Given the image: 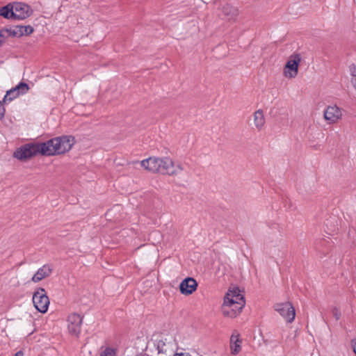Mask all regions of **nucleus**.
I'll use <instances>...</instances> for the list:
<instances>
[{
	"instance_id": "f257e3e1",
	"label": "nucleus",
	"mask_w": 356,
	"mask_h": 356,
	"mask_svg": "<svg viewBox=\"0 0 356 356\" xmlns=\"http://www.w3.org/2000/svg\"><path fill=\"white\" fill-rule=\"evenodd\" d=\"M245 305L244 296L238 287H230L225 293L221 306L223 316L235 318L241 314Z\"/></svg>"
},
{
	"instance_id": "f03ea898",
	"label": "nucleus",
	"mask_w": 356,
	"mask_h": 356,
	"mask_svg": "<svg viewBox=\"0 0 356 356\" xmlns=\"http://www.w3.org/2000/svg\"><path fill=\"white\" fill-rule=\"evenodd\" d=\"M74 143V138L63 136L42 143V155L54 156L64 154L71 149Z\"/></svg>"
},
{
	"instance_id": "7ed1b4c3",
	"label": "nucleus",
	"mask_w": 356,
	"mask_h": 356,
	"mask_svg": "<svg viewBox=\"0 0 356 356\" xmlns=\"http://www.w3.org/2000/svg\"><path fill=\"white\" fill-rule=\"evenodd\" d=\"M42 143L26 144L15 152L14 156L19 160H26L38 154L42 155Z\"/></svg>"
},
{
	"instance_id": "20e7f679",
	"label": "nucleus",
	"mask_w": 356,
	"mask_h": 356,
	"mask_svg": "<svg viewBox=\"0 0 356 356\" xmlns=\"http://www.w3.org/2000/svg\"><path fill=\"white\" fill-rule=\"evenodd\" d=\"M301 62V56L298 54H293L284 67L283 74L286 78L294 79L298 74V68Z\"/></svg>"
},
{
	"instance_id": "39448f33",
	"label": "nucleus",
	"mask_w": 356,
	"mask_h": 356,
	"mask_svg": "<svg viewBox=\"0 0 356 356\" xmlns=\"http://www.w3.org/2000/svg\"><path fill=\"white\" fill-rule=\"evenodd\" d=\"M32 300L34 307L38 312L43 314L47 312L49 300L44 289L40 288L35 291Z\"/></svg>"
},
{
	"instance_id": "423d86ee",
	"label": "nucleus",
	"mask_w": 356,
	"mask_h": 356,
	"mask_svg": "<svg viewBox=\"0 0 356 356\" xmlns=\"http://www.w3.org/2000/svg\"><path fill=\"white\" fill-rule=\"evenodd\" d=\"M183 170L181 164L175 163L169 157H163L160 159L159 172L169 175H177Z\"/></svg>"
},
{
	"instance_id": "0eeeda50",
	"label": "nucleus",
	"mask_w": 356,
	"mask_h": 356,
	"mask_svg": "<svg viewBox=\"0 0 356 356\" xmlns=\"http://www.w3.org/2000/svg\"><path fill=\"white\" fill-rule=\"evenodd\" d=\"M342 116L341 109L336 105L328 106L323 111V118L329 124L337 123Z\"/></svg>"
},
{
	"instance_id": "6e6552de",
	"label": "nucleus",
	"mask_w": 356,
	"mask_h": 356,
	"mask_svg": "<svg viewBox=\"0 0 356 356\" xmlns=\"http://www.w3.org/2000/svg\"><path fill=\"white\" fill-rule=\"evenodd\" d=\"M275 309L285 319L287 323H292L296 317V312L291 303L286 302L277 303Z\"/></svg>"
},
{
	"instance_id": "1a4fd4ad",
	"label": "nucleus",
	"mask_w": 356,
	"mask_h": 356,
	"mask_svg": "<svg viewBox=\"0 0 356 356\" xmlns=\"http://www.w3.org/2000/svg\"><path fill=\"white\" fill-rule=\"evenodd\" d=\"M32 13V10L27 4L21 2L13 3L12 14L13 19H24Z\"/></svg>"
},
{
	"instance_id": "9d476101",
	"label": "nucleus",
	"mask_w": 356,
	"mask_h": 356,
	"mask_svg": "<svg viewBox=\"0 0 356 356\" xmlns=\"http://www.w3.org/2000/svg\"><path fill=\"white\" fill-rule=\"evenodd\" d=\"M29 90V86L26 83L20 82L16 86L7 91L3 98V102L9 103L19 96L27 93Z\"/></svg>"
},
{
	"instance_id": "9b49d317",
	"label": "nucleus",
	"mask_w": 356,
	"mask_h": 356,
	"mask_svg": "<svg viewBox=\"0 0 356 356\" xmlns=\"http://www.w3.org/2000/svg\"><path fill=\"white\" fill-rule=\"evenodd\" d=\"M197 282L193 277L185 278L179 284V291L181 294L189 296L196 291Z\"/></svg>"
},
{
	"instance_id": "f8f14e48",
	"label": "nucleus",
	"mask_w": 356,
	"mask_h": 356,
	"mask_svg": "<svg viewBox=\"0 0 356 356\" xmlns=\"http://www.w3.org/2000/svg\"><path fill=\"white\" fill-rule=\"evenodd\" d=\"M82 318L80 315L72 314L68 317V330L71 334L77 335L81 331Z\"/></svg>"
},
{
	"instance_id": "ddd939ff",
	"label": "nucleus",
	"mask_w": 356,
	"mask_h": 356,
	"mask_svg": "<svg viewBox=\"0 0 356 356\" xmlns=\"http://www.w3.org/2000/svg\"><path fill=\"white\" fill-rule=\"evenodd\" d=\"M160 159L159 157H149L140 161V165L145 170L151 172H159L160 167Z\"/></svg>"
},
{
	"instance_id": "4468645a",
	"label": "nucleus",
	"mask_w": 356,
	"mask_h": 356,
	"mask_svg": "<svg viewBox=\"0 0 356 356\" xmlns=\"http://www.w3.org/2000/svg\"><path fill=\"white\" fill-rule=\"evenodd\" d=\"M52 273V268L49 264H44L40 268L37 272L33 275L31 281L34 283L39 282L43 279L48 277Z\"/></svg>"
},
{
	"instance_id": "2eb2a0df",
	"label": "nucleus",
	"mask_w": 356,
	"mask_h": 356,
	"mask_svg": "<svg viewBox=\"0 0 356 356\" xmlns=\"http://www.w3.org/2000/svg\"><path fill=\"white\" fill-rule=\"evenodd\" d=\"M230 350L232 355H237L241 349L242 341L239 334L234 332L230 337Z\"/></svg>"
},
{
	"instance_id": "dca6fc26",
	"label": "nucleus",
	"mask_w": 356,
	"mask_h": 356,
	"mask_svg": "<svg viewBox=\"0 0 356 356\" xmlns=\"http://www.w3.org/2000/svg\"><path fill=\"white\" fill-rule=\"evenodd\" d=\"M222 11L223 15L229 21H236L238 15L237 8L229 4L225 5L222 8Z\"/></svg>"
},
{
	"instance_id": "f3484780",
	"label": "nucleus",
	"mask_w": 356,
	"mask_h": 356,
	"mask_svg": "<svg viewBox=\"0 0 356 356\" xmlns=\"http://www.w3.org/2000/svg\"><path fill=\"white\" fill-rule=\"evenodd\" d=\"M254 123L256 128L261 130L265 124V118L264 112L261 110H258L254 113Z\"/></svg>"
},
{
	"instance_id": "a211bd4d",
	"label": "nucleus",
	"mask_w": 356,
	"mask_h": 356,
	"mask_svg": "<svg viewBox=\"0 0 356 356\" xmlns=\"http://www.w3.org/2000/svg\"><path fill=\"white\" fill-rule=\"evenodd\" d=\"M21 26H15L8 29H6V33L9 36L20 38L23 36Z\"/></svg>"
},
{
	"instance_id": "6ab92c4d",
	"label": "nucleus",
	"mask_w": 356,
	"mask_h": 356,
	"mask_svg": "<svg viewBox=\"0 0 356 356\" xmlns=\"http://www.w3.org/2000/svg\"><path fill=\"white\" fill-rule=\"evenodd\" d=\"M12 10L13 3L8 4L0 9V15L6 19H13Z\"/></svg>"
},
{
	"instance_id": "aec40b11",
	"label": "nucleus",
	"mask_w": 356,
	"mask_h": 356,
	"mask_svg": "<svg viewBox=\"0 0 356 356\" xmlns=\"http://www.w3.org/2000/svg\"><path fill=\"white\" fill-rule=\"evenodd\" d=\"M350 72L351 76L350 83L354 88L355 90H356V66L355 65H351L350 67Z\"/></svg>"
},
{
	"instance_id": "412c9836",
	"label": "nucleus",
	"mask_w": 356,
	"mask_h": 356,
	"mask_svg": "<svg viewBox=\"0 0 356 356\" xmlns=\"http://www.w3.org/2000/svg\"><path fill=\"white\" fill-rule=\"evenodd\" d=\"M21 29H22L23 36L29 35L33 32V28L31 26H21Z\"/></svg>"
},
{
	"instance_id": "4be33fe9",
	"label": "nucleus",
	"mask_w": 356,
	"mask_h": 356,
	"mask_svg": "<svg viewBox=\"0 0 356 356\" xmlns=\"http://www.w3.org/2000/svg\"><path fill=\"white\" fill-rule=\"evenodd\" d=\"M115 350L111 348H106L100 355V356H115Z\"/></svg>"
},
{
	"instance_id": "5701e85b",
	"label": "nucleus",
	"mask_w": 356,
	"mask_h": 356,
	"mask_svg": "<svg viewBox=\"0 0 356 356\" xmlns=\"http://www.w3.org/2000/svg\"><path fill=\"white\" fill-rule=\"evenodd\" d=\"M332 312L336 320H339L340 318L341 312L337 308H333Z\"/></svg>"
},
{
	"instance_id": "b1692460",
	"label": "nucleus",
	"mask_w": 356,
	"mask_h": 356,
	"mask_svg": "<svg viewBox=\"0 0 356 356\" xmlns=\"http://www.w3.org/2000/svg\"><path fill=\"white\" fill-rule=\"evenodd\" d=\"M6 37V31L5 30H2L0 31V46L4 42Z\"/></svg>"
},
{
	"instance_id": "393cba45",
	"label": "nucleus",
	"mask_w": 356,
	"mask_h": 356,
	"mask_svg": "<svg viewBox=\"0 0 356 356\" xmlns=\"http://www.w3.org/2000/svg\"><path fill=\"white\" fill-rule=\"evenodd\" d=\"M5 114V108L0 101V119L3 118Z\"/></svg>"
},
{
	"instance_id": "a878e982",
	"label": "nucleus",
	"mask_w": 356,
	"mask_h": 356,
	"mask_svg": "<svg viewBox=\"0 0 356 356\" xmlns=\"http://www.w3.org/2000/svg\"><path fill=\"white\" fill-rule=\"evenodd\" d=\"M173 356H191L187 353H177Z\"/></svg>"
},
{
	"instance_id": "bb28decb",
	"label": "nucleus",
	"mask_w": 356,
	"mask_h": 356,
	"mask_svg": "<svg viewBox=\"0 0 356 356\" xmlns=\"http://www.w3.org/2000/svg\"><path fill=\"white\" fill-rule=\"evenodd\" d=\"M24 353L22 350H19L15 353L14 356H23Z\"/></svg>"
}]
</instances>
